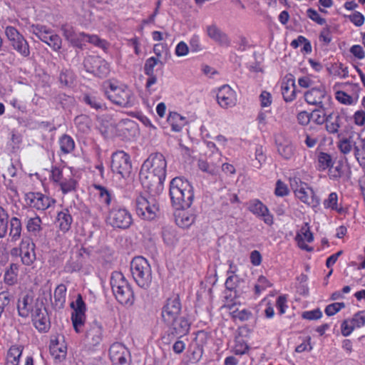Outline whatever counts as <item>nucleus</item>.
<instances>
[{
	"mask_svg": "<svg viewBox=\"0 0 365 365\" xmlns=\"http://www.w3.org/2000/svg\"><path fill=\"white\" fill-rule=\"evenodd\" d=\"M166 167V160L160 153L150 154L144 161L139 175L143 186L149 192L160 194L163 191Z\"/></svg>",
	"mask_w": 365,
	"mask_h": 365,
	"instance_id": "nucleus-1",
	"label": "nucleus"
},
{
	"mask_svg": "<svg viewBox=\"0 0 365 365\" xmlns=\"http://www.w3.org/2000/svg\"><path fill=\"white\" fill-rule=\"evenodd\" d=\"M169 194L176 210L190 207L194 200V188L191 183L181 177L174 178L170 183Z\"/></svg>",
	"mask_w": 365,
	"mask_h": 365,
	"instance_id": "nucleus-2",
	"label": "nucleus"
},
{
	"mask_svg": "<svg viewBox=\"0 0 365 365\" xmlns=\"http://www.w3.org/2000/svg\"><path fill=\"white\" fill-rule=\"evenodd\" d=\"M110 286L113 293L119 303L125 306L133 305L135 300L133 291L121 272H113L112 273Z\"/></svg>",
	"mask_w": 365,
	"mask_h": 365,
	"instance_id": "nucleus-3",
	"label": "nucleus"
},
{
	"mask_svg": "<svg viewBox=\"0 0 365 365\" xmlns=\"http://www.w3.org/2000/svg\"><path fill=\"white\" fill-rule=\"evenodd\" d=\"M130 271L133 279L141 288L148 289L152 282V270L148 260L138 256L130 262Z\"/></svg>",
	"mask_w": 365,
	"mask_h": 365,
	"instance_id": "nucleus-4",
	"label": "nucleus"
},
{
	"mask_svg": "<svg viewBox=\"0 0 365 365\" xmlns=\"http://www.w3.org/2000/svg\"><path fill=\"white\" fill-rule=\"evenodd\" d=\"M150 192L147 195H139L135 200L136 213L142 219L153 220L159 213V205L155 195Z\"/></svg>",
	"mask_w": 365,
	"mask_h": 365,
	"instance_id": "nucleus-5",
	"label": "nucleus"
},
{
	"mask_svg": "<svg viewBox=\"0 0 365 365\" xmlns=\"http://www.w3.org/2000/svg\"><path fill=\"white\" fill-rule=\"evenodd\" d=\"M29 31L35 35L39 40L46 43L53 51H58L62 46V40L52 29L42 24H32Z\"/></svg>",
	"mask_w": 365,
	"mask_h": 365,
	"instance_id": "nucleus-6",
	"label": "nucleus"
},
{
	"mask_svg": "<svg viewBox=\"0 0 365 365\" xmlns=\"http://www.w3.org/2000/svg\"><path fill=\"white\" fill-rule=\"evenodd\" d=\"M106 96L113 103L123 108H130L135 101L133 91L125 86H115L110 84Z\"/></svg>",
	"mask_w": 365,
	"mask_h": 365,
	"instance_id": "nucleus-7",
	"label": "nucleus"
},
{
	"mask_svg": "<svg viewBox=\"0 0 365 365\" xmlns=\"http://www.w3.org/2000/svg\"><path fill=\"white\" fill-rule=\"evenodd\" d=\"M111 170L122 176L127 178L132 171V165L129 155L123 150L113 153L111 158Z\"/></svg>",
	"mask_w": 365,
	"mask_h": 365,
	"instance_id": "nucleus-8",
	"label": "nucleus"
},
{
	"mask_svg": "<svg viewBox=\"0 0 365 365\" xmlns=\"http://www.w3.org/2000/svg\"><path fill=\"white\" fill-rule=\"evenodd\" d=\"M107 220L112 227L123 230L130 227L133 222L130 213L126 209L121 207L112 208Z\"/></svg>",
	"mask_w": 365,
	"mask_h": 365,
	"instance_id": "nucleus-9",
	"label": "nucleus"
},
{
	"mask_svg": "<svg viewBox=\"0 0 365 365\" xmlns=\"http://www.w3.org/2000/svg\"><path fill=\"white\" fill-rule=\"evenodd\" d=\"M83 64L87 72L101 78L107 77L110 73L109 64L100 56H89Z\"/></svg>",
	"mask_w": 365,
	"mask_h": 365,
	"instance_id": "nucleus-10",
	"label": "nucleus"
},
{
	"mask_svg": "<svg viewBox=\"0 0 365 365\" xmlns=\"http://www.w3.org/2000/svg\"><path fill=\"white\" fill-rule=\"evenodd\" d=\"M182 304L178 294L168 298L162 307L161 317L163 322H171L173 319L180 317Z\"/></svg>",
	"mask_w": 365,
	"mask_h": 365,
	"instance_id": "nucleus-11",
	"label": "nucleus"
},
{
	"mask_svg": "<svg viewBox=\"0 0 365 365\" xmlns=\"http://www.w3.org/2000/svg\"><path fill=\"white\" fill-rule=\"evenodd\" d=\"M164 323L168 327V337L170 341L187 335L190 329V322L185 317H178L171 322Z\"/></svg>",
	"mask_w": 365,
	"mask_h": 365,
	"instance_id": "nucleus-12",
	"label": "nucleus"
},
{
	"mask_svg": "<svg viewBox=\"0 0 365 365\" xmlns=\"http://www.w3.org/2000/svg\"><path fill=\"white\" fill-rule=\"evenodd\" d=\"M295 196L302 202L315 207L319 204V199L315 194L313 189L309 185L299 180V183L297 182V187L294 188Z\"/></svg>",
	"mask_w": 365,
	"mask_h": 365,
	"instance_id": "nucleus-13",
	"label": "nucleus"
},
{
	"mask_svg": "<svg viewBox=\"0 0 365 365\" xmlns=\"http://www.w3.org/2000/svg\"><path fill=\"white\" fill-rule=\"evenodd\" d=\"M109 356L113 365H130V351L121 343L115 342L110 346Z\"/></svg>",
	"mask_w": 365,
	"mask_h": 365,
	"instance_id": "nucleus-14",
	"label": "nucleus"
},
{
	"mask_svg": "<svg viewBox=\"0 0 365 365\" xmlns=\"http://www.w3.org/2000/svg\"><path fill=\"white\" fill-rule=\"evenodd\" d=\"M217 100L221 108H232L237 101L236 92L229 85H223L218 89Z\"/></svg>",
	"mask_w": 365,
	"mask_h": 365,
	"instance_id": "nucleus-15",
	"label": "nucleus"
},
{
	"mask_svg": "<svg viewBox=\"0 0 365 365\" xmlns=\"http://www.w3.org/2000/svg\"><path fill=\"white\" fill-rule=\"evenodd\" d=\"M25 200L30 207L38 210H46L56 202L55 200L41 192H34L26 194Z\"/></svg>",
	"mask_w": 365,
	"mask_h": 365,
	"instance_id": "nucleus-16",
	"label": "nucleus"
},
{
	"mask_svg": "<svg viewBox=\"0 0 365 365\" xmlns=\"http://www.w3.org/2000/svg\"><path fill=\"white\" fill-rule=\"evenodd\" d=\"M247 209L257 217H262L264 223L271 225L273 223V217L268 208L260 200L254 199L248 203Z\"/></svg>",
	"mask_w": 365,
	"mask_h": 365,
	"instance_id": "nucleus-17",
	"label": "nucleus"
},
{
	"mask_svg": "<svg viewBox=\"0 0 365 365\" xmlns=\"http://www.w3.org/2000/svg\"><path fill=\"white\" fill-rule=\"evenodd\" d=\"M19 251L21 261L24 264L31 265L36 259L35 245L30 238L22 239Z\"/></svg>",
	"mask_w": 365,
	"mask_h": 365,
	"instance_id": "nucleus-18",
	"label": "nucleus"
},
{
	"mask_svg": "<svg viewBox=\"0 0 365 365\" xmlns=\"http://www.w3.org/2000/svg\"><path fill=\"white\" fill-rule=\"evenodd\" d=\"M158 63L163 65V62L160 61L158 58L153 56L148 58L144 65V73L148 76L145 83V88L150 93H151L152 91V86L157 83V76L154 73V68Z\"/></svg>",
	"mask_w": 365,
	"mask_h": 365,
	"instance_id": "nucleus-19",
	"label": "nucleus"
},
{
	"mask_svg": "<svg viewBox=\"0 0 365 365\" xmlns=\"http://www.w3.org/2000/svg\"><path fill=\"white\" fill-rule=\"evenodd\" d=\"M329 98L327 96V92L324 87L313 88L304 93V99L306 102L310 105L318 106L322 108V99L325 98Z\"/></svg>",
	"mask_w": 365,
	"mask_h": 365,
	"instance_id": "nucleus-20",
	"label": "nucleus"
},
{
	"mask_svg": "<svg viewBox=\"0 0 365 365\" xmlns=\"http://www.w3.org/2000/svg\"><path fill=\"white\" fill-rule=\"evenodd\" d=\"M207 36L222 46L229 47L231 41L228 36L215 24L209 25L206 28Z\"/></svg>",
	"mask_w": 365,
	"mask_h": 365,
	"instance_id": "nucleus-21",
	"label": "nucleus"
},
{
	"mask_svg": "<svg viewBox=\"0 0 365 365\" xmlns=\"http://www.w3.org/2000/svg\"><path fill=\"white\" fill-rule=\"evenodd\" d=\"M103 327L102 324L94 320L89 324V327L86 330V338L91 341L93 345H97L102 339Z\"/></svg>",
	"mask_w": 365,
	"mask_h": 365,
	"instance_id": "nucleus-22",
	"label": "nucleus"
},
{
	"mask_svg": "<svg viewBox=\"0 0 365 365\" xmlns=\"http://www.w3.org/2000/svg\"><path fill=\"white\" fill-rule=\"evenodd\" d=\"M358 142L354 141V155L361 167H365V137L362 138L360 133H356Z\"/></svg>",
	"mask_w": 365,
	"mask_h": 365,
	"instance_id": "nucleus-23",
	"label": "nucleus"
},
{
	"mask_svg": "<svg viewBox=\"0 0 365 365\" xmlns=\"http://www.w3.org/2000/svg\"><path fill=\"white\" fill-rule=\"evenodd\" d=\"M281 90L283 98L286 102H291L296 98L295 81L292 75L286 81H282Z\"/></svg>",
	"mask_w": 365,
	"mask_h": 365,
	"instance_id": "nucleus-24",
	"label": "nucleus"
},
{
	"mask_svg": "<svg viewBox=\"0 0 365 365\" xmlns=\"http://www.w3.org/2000/svg\"><path fill=\"white\" fill-rule=\"evenodd\" d=\"M66 287L63 284L57 286L53 293L52 304L55 309H62L66 303Z\"/></svg>",
	"mask_w": 365,
	"mask_h": 365,
	"instance_id": "nucleus-25",
	"label": "nucleus"
},
{
	"mask_svg": "<svg viewBox=\"0 0 365 365\" xmlns=\"http://www.w3.org/2000/svg\"><path fill=\"white\" fill-rule=\"evenodd\" d=\"M136 128L134 121L129 119L120 120L116 125V134L124 138L129 137Z\"/></svg>",
	"mask_w": 365,
	"mask_h": 365,
	"instance_id": "nucleus-26",
	"label": "nucleus"
},
{
	"mask_svg": "<svg viewBox=\"0 0 365 365\" xmlns=\"http://www.w3.org/2000/svg\"><path fill=\"white\" fill-rule=\"evenodd\" d=\"M57 222L60 230L63 233L70 230L73 218L68 210H64L58 213Z\"/></svg>",
	"mask_w": 365,
	"mask_h": 365,
	"instance_id": "nucleus-27",
	"label": "nucleus"
},
{
	"mask_svg": "<svg viewBox=\"0 0 365 365\" xmlns=\"http://www.w3.org/2000/svg\"><path fill=\"white\" fill-rule=\"evenodd\" d=\"M168 121L170 124L172 130L175 132H180L182 128L187 124V120L176 112L170 113Z\"/></svg>",
	"mask_w": 365,
	"mask_h": 365,
	"instance_id": "nucleus-28",
	"label": "nucleus"
},
{
	"mask_svg": "<svg viewBox=\"0 0 365 365\" xmlns=\"http://www.w3.org/2000/svg\"><path fill=\"white\" fill-rule=\"evenodd\" d=\"M9 237L12 242L19 240L22 230V225L21 220L17 217H12L9 221Z\"/></svg>",
	"mask_w": 365,
	"mask_h": 365,
	"instance_id": "nucleus-29",
	"label": "nucleus"
},
{
	"mask_svg": "<svg viewBox=\"0 0 365 365\" xmlns=\"http://www.w3.org/2000/svg\"><path fill=\"white\" fill-rule=\"evenodd\" d=\"M32 298L28 294L24 295L22 298L19 299L17 303V310L19 315L21 317H27L31 312V302Z\"/></svg>",
	"mask_w": 365,
	"mask_h": 365,
	"instance_id": "nucleus-30",
	"label": "nucleus"
},
{
	"mask_svg": "<svg viewBox=\"0 0 365 365\" xmlns=\"http://www.w3.org/2000/svg\"><path fill=\"white\" fill-rule=\"evenodd\" d=\"M19 272V265L15 263H11L9 267L6 269L4 276V282L9 285H14L17 282Z\"/></svg>",
	"mask_w": 365,
	"mask_h": 365,
	"instance_id": "nucleus-31",
	"label": "nucleus"
},
{
	"mask_svg": "<svg viewBox=\"0 0 365 365\" xmlns=\"http://www.w3.org/2000/svg\"><path fill=\"white\" fill-rule=\"evenodd\" d=\"M11 43L13 48L24 57H28L30 55L29 43L23 36L19 38H16L15 41H12Z\"/></svg>",
	"mask_w": 365,
	"mask_h": 365,
	"instance_id": "nucleus-32",
	"label": "nucleus"
},
{
	"mask_svg": "<svg viewBox=\"0 0 365 365\" xmlns=\"http://www.w3.org/2000/svg\"><path fill=\"white\" fill-rule=\"evenodd\" d=\"M50 352L56 360L61 361L66 356V346L63 344H60L58 341H52L50 345Z\"/></svg>",
	"mask_w": 365,
	"mask_h": 365,
	"instance_id": "nucleus-33",
	"label": "nucleus"
},
{
	"mask_svg": "<svg viewBox=\"0 0 365 365\" xmlns=\"http://www.w3.org/2000/svg\"><path fill=\"white\" fill-rule=\"evenodd\" d=\"M83 101L86 105L96 110H105L106 109L103 100L95 96L86 94L83 97Z\"/></svg>",
	"mask_w": 365,
	"mask_h": 365,
	"instance_id": "nucleus-34",
	"label": "nucleus"
},
{
	"mask_svg": "<svg viewBox=\"0 0 365 365\" xmlns=\"http://www.w3.org/2000/svg\"><path fill=\"white\" fill-rule=\"evenodd\" d=\"M42 221L38 216L30 217L26 222V230L34 236H38L42 230Z\"/></svg>",
	"mask_w": 365,
	"mask_h": 365,
	"instance_id": "nucleus-35",
	"label": "nucleus"
},
{
	"mask_svg": "<svg viewBox=\"0 0 365 365\" xmlns=\"http://www.w3.org/2000/svg\"><path fill=\"white\" fill-rule=\"evenodd\" d=\"M232 274L230 275L225 281L226 289L230 291H235V296H240L239 291L237 289L240 282H243L239 277V276L234 274L235 271L228 270L227 274Z\"/></svg>",
	"mask_w": 365,
	"mask_h": 365,
	"instance_id": "nucleus-36",
	"label": "nucleus"
},
{
	"mask_svg": "<svg viewBox=\"0 0 365 365\" xmlns=\"http://www.w3.org/2000/svg\"><path fill=\"white\" fill-rule=\"evenodd\" d=\"M197 166L201 171L207 173L212 176L217 175L219 172L217 165L202 159L198 160Z\"/></svg>",
	"mask_w": 365,
	"mask_h": 365,
	"instance_id": "nucleus-37",
	"label": "nucleus"
},
{
	"mask_svg": "<svg viewBox=\"0 0 365 365\" xmlns=\"http://www.w3.org/2000/svg\"><path fill=\"white\" fill-rule=\"evenodd\" d=\"M59 144L61 150L65 154L71 153L75 148V143L73 139L70 135L66 134H64L61 137L59 140Z\"/></svg>",
	"mask_w": 365,
	"mask_h": 365,
	"instance_id": "nucleus-38",
	"label": "nucleus"
},
{
	"mask_svg": "<svg viewBox=\"0 0 365 365\" xmlns=\"http://www.w3.org/2000/svg\"><path fill=\"white\" fill-rule=\"evenodd\" d=\"M75 76L73 71L70 69H63L60 74L58 81L62 86L70 87L73 84Z\"/></svg>",
	"mask_w": 365,
	"mask_h": 365,
	"instance_id": "nucleus-39",
	"label": "nucleus"
},
{
	"mask_svg": "<svg viewBox=\"0 0 365 365\" xmlns=\"http://www.w3.org/2000/svg\"><path fill=\"white\" fill-rule=\"evenodd\" d=\"M93 187L98 191L99 200L107 206L110 205L112 200L110 192L106 187L101 185L94 184Z\"/></svg>",
	"mask_w": 365,
	"mask_h": 365,
	"instance_id": "nucleus-40",
	"label": "nucleus"
},
{
	"mask_svg": "<svg viewBox=\"0 0 365 365\" xmlns=\"http://www.w3.org/2000/svg\"><path fill=\"white\" fill-rule=\"evenodd\" d=\"M23 348L17 346H12L8 351L7 360L12 365H19V359L22 354Z\"/></svg>",
	"mask_w": 365,
	"mask_h": 365,
	"instance_id": "nucleus-41",
	"label": "nucleus"
},
{
	"mask_svg": "<svg viewBox=\"0 0 365 365\" xmlns=\"http://www.w3.org/2000/svg\"><path fill=\"white\" fill-rule=\"evenodd\" d=\"M74 123L78 130L86 133L90 130L91 120L86 115H80L75 118Z\"/></svg>",
	"mask_w": 365,
	"mask_h": 365,
	"instance_id": "nucleus-42",
	"label": "nucleus"
},
{
	"mask_svg": "<svg viewBox=\"0 0 365 365\" xmlns=\"http://www.w3.org/2000/svg\"><path fill=\"white\" fill-rule=\"evenodd\" d=\"M61 190L63 194L75 191L77 182L71 175L66 177L59 184Z\"/></svg>",
	"mask_w": 365,
	"mask_h": 365,
	"instance_id": "nucleus-43",
	"label": "nucleus"
},
{
	"mask_svg": "<svg viewBox=\"0 0 365 365\" xmlns=\"http://www.w3.org/2000/svg\"><path fill=\"white\" fill-rule=\"evenodd\" d=\"M9 214L7 211L0 206V239L6 237L8 232Z\"/></svg>",
	"mask_w": 365,
	"mask_h": 365,
	"instance_id": "nucleus-44",
	"label": "nucleus"
},
{
	"mask_svg": "<svg viewBox=\"0 0 365 365\" xmlns=\"http://www.w3.org/2000/svg\"><path fill=\"white\" fill-rule=\"evenodd\" d=\"M318 164L319 167V170H325L327 168L333 167V160L332 157L324 152H320L317 156Z\"/></svg>",
	"mask_w": 365,
	"mask_h": 365,
	"instance_id": "nucleus-45",
	"label": "nucleus"
},
{
	"mask_svg": "<svg viewBox=\"0 0 365 365\" xmlns=\"http://www.w3.org/2000/svg\"><path fill=\"white\" fill-rule=\"evenodd\" d=\"M71 321L75 331L81 333L86 322V313L72 312Z\"/></svg>",
	"mask_w": 365,
	"mask_h": 365,
	"instance_id": "nucleus-46",
	"label": "nucleus"
},
{
	"mask_svg": "<svg viewBox=\"0 0 365 365\" xmlns=\"http://www.w3.org/2000/svg\"><path fill=\"white\" fill-rule=\"evenodd\" d=\"M311 120L314 121L318 125H322L327 120V112L324 106H322V108L319 107V108L314 109L310 113Z\"/></svg>",
	"mask_w": 365,
	"mask_h": 365,
	"instance_id": "nucleus-47",
	"label": "nucleus"
},
{
	"mask_svg": "<svg viewBox=\"0 0 365 365\" xmlns=\"http://www.w3.org/2000/svg\"><path fill=\"white\" fill-rule=\"evenodd\" d=\"M35 327L40 331L46 333L51 327V323L47 314L33 321Z\"/></svg>",
	"mask_w": 365,
	"mask_h": 365,
	"instance_id": "nucleus-48",
	"label": "nucleus"
},
{
	"mask_svg": "<svg viewBox=\"0 0 365 365\" xmlns=\"http://www.w3.org/2000/svg\"><path fill=\"white\" fill-rule=\"evenodd\" d=\"M277 150L279 154L286 160L292 158L294 155V147L287 142L278 144Z\"/></svg>",
	"mask_w": 365,
	"mask_h": 365,
	"instance_id": "nucleus-49",
	"label": "nucleus"
},
{
	"mask_svg": "<svg viewBox=\"0 0 365 365\" xmlns=\"http://www.w3.org/2000/svg\"><path fill=\"white\" fill-rule=\"evenodd\" d=\"M338 196L336 192H331L327 200L324 201V206L326 208H330L334 210H336L339 213H341L343 210L341 207L339 208L338 205Z\"/></svg>",
	"mask_w": 365,
	"mask_h": 365,
	"instance_id": "nucleus-50",
	"label": "nucleus"
},
{
	"mask_svg": "<svg viewBox=\"0 0 365 365\" xmlns=\"http://www.w3.org/2000/svg\"><path fill=\"white\" fill-rule=\"evenodd\" d=\"M80 36H82L83 38H87V41H88L91 43H93L100 48H102L103 49L107 48V43L106 41L101 39L98 36L96 35H88L84 33H81Z\"/></svg>",
	"mask_w": 365,
	"mask_h": 365,
	"instance_id": "nucleus-51",
	"label": "nucleus"
},
{
	"mask_svg": "<svg viewBox=\"0 0 365 365\" xmlns=\"http://www.w3.org/2000/svg\"><path fill=\"white\" fill-rule=\"evenodd\" d=\"M351 137L350 136L348 138H344L341 140L339 141L338 148L341 153H342L344 155L349 154L351 150H354V145L353 143L354 141H352Z\"/></svg>",
	"mask_w": 365,
	"mask_h": 365,
	"instance_id": "nucleus-52",
	"label": "nucleus"
},
{
	"mask_svg": "<svg viewBox=\"0 0 365 365\" xmlns=\"http://www.w3.org/2000/svg\"><path fill=\"white\" fill-rule=\"evenodd\" d=\"M71 307L73 309V312L86 313V304L81 294H78L76 301L71 303Z\"/></svg>",
	"mask_w": 365,
	"mask_h": 365,
	"instance_id": "nucleus-53",
	"label": "nucleus"
},
{
	"mask_svg": "<svg viewBox=\"0 0 365 365\" xmlns=\"http://www.w3.org/2000/svg\"><path fill=\"white\" fill-rule=\"evenodd\" d=\"M343 164L341 162H339L338 165L333 168H329V177L332 180H338L343 175L342 170Z\"/></svg>",
	"mask_w": 365,
	"mask_h": 365,
	"instance_id": "nucleus-54",
	"label": "nucleus"
},
{
	"mask_svg": "<svg viewBox=\"0 0 365 365\" xmlns=\"http://www.w3.org/2000/svg\"><path fill=\"white\" fill-rule=\"evenodd\" d=\"M344 307L345 304L344 302H335L327 305L325 308L324 312L327 316L330 317L334 315Z\"/></svg>",
	"mask_w": 365,
	"mask_h": 365,
	"instance_id": "nucleus-55",
	"label": "nucleus"
},
{
	"mask_svg": "<svg viewBox=\"0 0 365 365\" xmlns=\"http://www.w3.org/2000/svg\"><path fill=\"white\" fill-rule=\"evenodd\" d=\"M322 317V312L319 308L310 311H305L302 314V317L307 320H317L321 319Z\"/></svg>",
	"mask_w": 365,
	"mask_h": 365,
	"instance_id": "nucleus-56",
	"label": "nucleus"
},
{
	"mask_svg": "<svg viewBox=\"0 0 365 365\" xmlns=\"http://www.w3.org/2000/svg\"><path fill=\"white\" fill-rule=\"evenodd\" d=\"M5 34L11 43L12 41H15L16 38H19L23 36L18 31L16 28L11 26L6 27Z\"/></svg>",
	"mask_w": 365,
	"mask_h": 365,
	"instance_id": "nucleus-57",
	"label": "nucleus"
},
{
	"mask_svg": "<svg viewBox=\"0 0 365 365\" xmlns=\"http://www.w3.org/2000/svg\"><path fill=\"white\" fill-rule=\"evenodd\" d=\"M255 159L257 161L256 164L254 165L255 167L259 168L263 163L265 162L266 156L264 153V150L262 146L258 145L255 149Z\"/></svg>",
	"mask_w": 365,
	"mask_h": 365,
	"instance_id": "nucleus-58",
	"label": "nucleus"
},
{
	"mask_svg": "<svg viewBox=\"0 0 365 365\" xmlns=\"http://www.w3.org/2000/svg\"><path fill=\"white\" fill-rule=\"evenodd\" d=\"M307 16L312 21L319 25H324L326 24V19L321 17L318 12L313 9H308L307 11Z\"/></svg>",
	"mask_w": 365,
	"mask_h": 365,
	"instance_id": "nucleus-59",
	"label": "nucleus"
},
{
	"mask_svg": "<svg viewBox=\"0 0 365 365\" xmlns=\"http://www.w3.org/2000/svg\"><path fill=\"white\" fill-rule=\"evenodd\" d=\"M336 99L345 105H351L353 103V98L344 91H339L335 93Z\"/></svg>",
	"mask_w": 365,
	"mask_h": 365,
	"instance_id": "nucleus-60",
	"label": "nucleus"
},
{
	"mask_svg": "<svg viewBox=\"0 0 365 365\" xmlns=\"http://www.w3.org/2000/svg\"><path fill=\"white\" fill-rule=\"evenodd\" d=\"M274 193L276 195L280 197L287 195L289 193V190L287 188V185L282 182L280 180H277L276 182Z\"/></svg>",
	"mask_w": 365,
	"mask_h": 365,
	"instance_id": "nucleus-61",
	"label": "nucleus"
},
{
	"mask_svg": "<svg viewBox=\"0 0 365 365\" xmlns=\"http://www.w3.org/2000/svg\"><path fill=\"white\" fill-rule=\"evenodd\" d=\"M61 30L67 41H73V37L76 36V34L72 26L68 24L62 25Z\"/></svg>",
	"mask_w": 365,
	"mask_h": 365,
	"instance_id": "nucleus-62",
	"label": "nucleus"
},
{
	"mask_svg": "<svg viewBox=\"0 0 365 365\" xmlns=\"http://www.w3.org/2000/svg\"><path fill=\"white\" fill-rule=\"evenodd\" d=\"M57 99L63 108L69 107L74 102L73 97L64 93L59 94L57 97Z\"/></svg>",
	"mask_w": 365,
	"mask_h": 365,
	"instance_id": "nucleus-63",
	"label": "nucleus"
},
{
	"mask_svg": "<svg viewBox=\"0 0 365 365\" xmlns=\"http://www.w3.org/2000/svg\"><path fill=\"white\" fill-rule=\"evenodd\" d=\"M350 323L353 324L354 327L359 328L365 324V316L362 315L361 312H359L354 315Z\"/></svg>",
	"mask_w": 365,
	"mask_h": 365,
	"instance_id": "nucleus-64",
	"label": "nucleus"
}]
</instances>
